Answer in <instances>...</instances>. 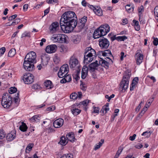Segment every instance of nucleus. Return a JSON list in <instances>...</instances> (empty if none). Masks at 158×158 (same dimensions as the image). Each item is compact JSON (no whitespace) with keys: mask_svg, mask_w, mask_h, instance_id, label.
I'll return each mask as SVG.
<instances>
[{"mask_svg":"<svg viewBox=\"0 0 158 158\" xmlns=\"http://www.w3.org/2000/svg\"><path fill=\"white\" fill-rule=\"evenodd\" d=\"M77 18L75 13L72 11L64 13L60 21V25L62 30L65 33L71 32L77 26Z\"/></svg>","mask_w":158,"mask_h":158,"instance_id":"nucleus-1","label":"nucleus"},{"mask_svg":"<svg viewBox=\"0 0 158 158\" xmlns=\"http://www.w3.org/2000/svg\"><path fill=\"white\" fill-rule=\"evenodd\" d=\"M36 53L33 51L28 53L24 58L23 66L27 71H32L35 69L34 64L36 62Z\"/></svg>","mask_w":158,"mask_h":158,"instance_id":"nucleus-2","label":"nucleus"},{"mask_svg":"<svg viewBox=\"0 0 158 158\" xmlns=\"http://www.w3.org/2000/svg\"><path fill=\"white\" fill-rule=\"evenodd\" d=\"M19 92L18 91L17 95L14 98H12L7 93H4L3 95L1 102V104L3 106L4 108H9L11 105L13 100H14L13 102H14L16 104V106H17V105L19 103Z\"/></svg>","mask_w":158,"mask_h":158,"instance_id":"nucleus-3","label":"nucleus"},{"mask_svg":"<svg viewBox=\"0 0 158 158\" xmlns=\"http://www.w3.org/2000/svg\"><path fill=\"white\" fill-rule=\"evenodd\" d=\"M96 56V52L94 49L90 47H87L85 49L84 62L85 63L89 64Z\"/></svg>","mask_w":158,"mask_h":158,"instance_id":"nucleus-4","label":"nucleus"},{"mask_svg":"<svg viewBox=\"0 0 158 158\" xmlns=\"http://www.w3.org/2000/svg\"><path fill=\"white\" fill-rule=\"evenodd\" d=\"M68 37L67 35L63 34H58L53 35L51 39L54 42L62 43H68Z\"/></svg>","mask_w":158,"mask_h":158,"instance_id":"nucleus-5","label":"nucleus"},{"mask_svg":"<svg viewBox=\"0 0 158 158\" xmlns=\"http://www.w3.org/2000/svg\"><path fill=\"white\" fill-rule=\"evenodd\" d=\"M131 76V73H125L121 82L120 84V87L123 89L125 90L127 88L129 84L130 78Z\"/></svg>","mask_w":158,"mask_h":158,"instance_id":"nucleus-6","label":"nucleus"},{"mask_svg":"<svg viewBox=\"0 0 158 158\" xmlns=\"http://www.w3.org/2000/svg\"><path fill=\"white\" fill-rule=\"evenodd\" d=\"M69 72V66L68 64L63 65L60 68L58 73V76L60 78H62L66 75Z\"/></svg>","mask_w":158,"mask_h":158,"instance_id":"nucleus-7","label":"nucleus"},{"mask_svg":"<svg viewBox=\"0 0 158 158\" xmlns=\"http://www.w3.org/2000/svg\"><path fill=\"white\" fill-rule=\"evenodd\" d=\"M98 42L99 45L102 50L107 49L110 45V42L108 40L103 37L100 38Z\"/></svg>","mask_w":158,"mask_h":158,"instance_id":"nucleus-8","label":"nucleus"},{"mask_svg":"<svg viewBox=\"0 0 158 158\" xmlns=\"http://www.w3.org/2000/svg\"><path fill=\"white\" fill-rule=\"evenodd\" d=\"M33 75L29 73H26L23 75V80L25 84H31L34 80Z\"/></svg>","mask_w":158,"mask_h":158,"instance_id":"nucleus-9","label":"nucleus"},{"mask_svg":"<svg viewBox=\"0 0 158 158\" xmlns=\"http://www.w3.org/2000/svg\"><path fill=\"white\" fill-rule=\"evenodd\" d=\"M60 27L58 23L55 22L52 23L49 26V29L51 33L54 34L59 32Z\"/></svg>","mask_w":158,"mask_h":158,"instance_id":"nucleus-10","label":"nucleus"},{"mask_svg":"<svg viewBox=\"0 0 158 158\" xmlns=\"http://www.w3.org/2000/svg\"><path fill=\"white\" fill-rule=\"evenodd\" d=\"M87 20V17L84 16L79 20L78 23H77V27L78 29V31L79 32L80 31L85 27Z\"/></svg>","mask_w":158,"mask_h":158,"instance_id":"nucleus-11","label":"nucleus"},{"mask_svg":"<svg viewBox=\"0 0 158 158\" xmlns=\"http://www.w3.org/2000/svg\"><path fill=\"white\" fill-rule=\"evenodd\" d=\"M104 33L103 29L99 27L94 31L93 35V38L96 39L104 36L106 35L104 34Z\"/></svg>","mask_w":158,"mask_h":158,"instance_id":"nucleus-12","label":"nucleus"},{"mask_svg":"<svg viewBox=\"0 0 158 158\" xmlns=\"http://www.w3.org/2000/svg\"><path fill=\"white\" fill-rule=\"evenodd\" d=\"M107 58L110 60V63L107 62L106 61L102 59H101V60L99 61V62L101 66L104 67L106 69H107L109 68V64L110 63L112 64L113 63L112 60H111L109 57H106V58L105 59H106Z\"/></svg>","mask_w":158,"mask_h":158,"instance_id":"nucleus-13","label":"nucleus"},{"mask_svg":"<svg viewBox=\"0 0 158 158\" xmlns=\"http://www.w3.org/2000/svg\"><path fill=\"white\" fill-rule=\"evenodd\" d=\"M57 48V47L56 45H49L46 47L45 51L48 53H52L56 52Z\"/></svg>","mask_w":158,"mask_h":158,"instance_id":"nucleus-14","label":"nucleus"},{"mask_svg":"<svg viewBox=\"0 0 158 158\" xmlns=\"http://www.w3.org/2000/svg\"><path fill=\"white\" fill-rule=\"evenodd\" d=\"M64 123V120L62 118L57 119L53 123V126L55 128H58L61 127Z\"/></svg>","mask_w":158,"mask_h":158,"instance_id":"nucleus-15","label":"nucleus"},{"mask_svg":"<svg viewBox=\"0 0 158 158\" xmlns=\"http://www.w3.org/2000/svg\"><path fill=\"white\" fill-rule=\"evenodd\" d=\"M78 63V60L75 58L74 56L71 57L69 62V64L71 68H75Z\"/></svg>","mask_w":158,"mask_h":158,"instance_id":"nucleus-16","label":"nucleus"},{"mask_svg":"<svg viewBox=\"0 0 158 158\" xmlns=\"http://www.w3.org/2000/svg\"><path fill=\"white\" fill-rule=\"evenodd\" d=\"M99 65L98 63V61L96 60L95 62L92 63L89 65L88 68L89 70L94 72L96 70H97V67Z\"/></svg>","mask_w":158,"mask_h":158,"instance_id":"nucleus-17","label":"nucleus"},{"mask_svg":"<svg viewBox=\"0 0 158 158\" xmlns=\"http://www.w3.org/2000/svg\"><path fill=\"white\" fill-rule=\"evenodd\" d=\"M135 57L136 58L137 64L139 65L142 62L143 59V55L140 53H137L136 54Z\"/></svg>","mask_w":158,"mask_h":158,"instance_id":"nucleus-18","label":"nucleus"},{"mask_svg":"<svg viewBox=\"0 0 158 158\" xmlns=\"http://www.w3.org/2000/svg\"><path fill=\"white\" fill-rule=\"evenodd\" d=\"M15 133L13 132L8 134L6 137V139L8 141L13 140L15 137Z\"/></svg>","mask_w":158,"mask_h":158,"instance_id":"nucleus-19","label":"nucleus"},{"mask_svg":"<svg viewBox=\"0 0 158 158\" xmlns=\"http://www.w3.org/2000/svg\"><path fill=\"white\" fill-rule=\"evenodd\" d=\"M102 29H103L104 35H106L110 31V27L107 24L102 25L100 27Z\"/></svg>","mask_w":158,"mask_h":158,"instance_id":"nucleus-20","label":"nucleus"},{"mask_svg":"<svg viewBox=\"0 0 158 158\" xmlns=\"http://www.w3.org/2000/svg\"><path fill=\"white\" fill-rule=\"evenodd\" d=\"M66 138L68 140L72 142H73L76 140L74 134L72 132L68 133L66 135Z\"/></svg>","mask_w":158,"mask_h":158,"instance_id":"nucleus-21","label":"nucleus"},{"mask_svg":"<svg viewBox=\"0 0 158 158\" xmlns=\"http://www.w3.org/2000/svg\"><path fill=\"white\" fill-rule=\"evenodd\" d=\"M99 53H102V55L104 56H111L113 58L114 57L113 55H112L109 49L106 50L104 51H101L99 52Z\"/></svg>","mask_w":158,"mask_h":158,"instance_id":"nucleus-22","label":"nucleus"},{"mask_svg":"<svg viewBox=\"0 0 158 158\" xmlns=\"http://www.w3.org/2000/svg\"><path fill=\"white\" fill-rule=\"evenodd\" d=\"M81 40V36L80 35H74L72 36V41L75 44L79 43Z\"/></svg>","mask_w":158,"mask_h":158,"instance_id":"nucleus-23","label":"nucleus"},{"mask_svg":"<svg viewBox=\"0 0 158 158\" xmlns=\"http://www.w3.org/2000/svg\"><path fill=\"white\" fill-rule=\"evenodd\" d=\"M44 85L48 89H51L53 87V85L52 82L49 80H47L44 82Z\"/></svg>","mask_w":158,"mask_h":158,"instance_id":"nucleus-24","label":"nucleus"},{"mask_svg":"<svg viewBox=\"0 0 158 158\" xmlns=\"http://www.w3.org/2000/svg\"><path fill=\"white\" fill-rule=\"evenodd\" d=\"M68 143L66 142V138L64 136H62L60 138V141L58 143L60 144L62 146H65Z\"/></svg>","mask_w":158,"mask_h":158,"instance_id":"nucleus-25","label":"nucleus"},{"mask_svg":"<svg viewBox=\"0 0 158 158\" xmlns=\"http://www.w3.org/2000/svg\"><path fill=\"white\" fill-rule=\"evenodd\" d=\"M72 108H73L71 109V110L72 114L75 116L77 115L81 112V110L77 108H74L73 106Z\"/></svg>","mask_w":158,"mask_h":158,"instance_id":"nucleus-26","label":"nucleus"},{"mask_svg":"<svg viewBox=\"0 0 158 158\" xmlns=\"http://www.w3.org/2000/svg\"><path fill=\"white\" fill-rule=\"evenodd\" d=\"M94 11L96 15L98 16H101L102 15V11L101 9L98 6L95 8Z\"/></svg>","mask_w":158,"mask_h":158,"instance_id":"nucleus-27","label":"nucleus"},{"mask_svg":"<svg viewBox=\"0 0 158 158\" xmlns=\"http://www.w3.org/2000/svg\"><path fill=\"white\" fill-rule=\"evenodd\" d=\"M40 119V117L38 115H35L33 116L30 119V121L31 122H36L39 121Z\"/></svg>","mask_w":158,"mask_h":158,"instance_id":"nucleus-28","label":"nucleus"},{"mask_svg":"<svg viewBox=\"0 0 158 158\" xmlns=\"http://www.w3.org/2000/svg\"><path fill=\"white\" fill-rule=\"evenodd\" d=\"M27 128L28 127L26 124L23 122L22 123V125L19 127V129L23 132L26 131Z\"/></svg>","mask_w":158,"mask_h":158,"instance_id":"nucleus-29","label":"nucleus"},{"mask_svg":"<svg viewBox=\"0 0 158 158\" xmlns=\"http://www.w3.org/2000/svg\"><path fill=\"white\" fill-rule=\"evenodd\" d=\"M50 60V57L49 56H45L44 57V59L41 58L42 62L43 63V64L46 65Z\"/></svg>","mask_w":158,"mask_h":158,"instance_id":"nucleus-30","label":"nucleus"},{"mask_svg":"<svg viewBox=\"0 0 158 158\" xmlns=\"http://www.w3.org/2000/svg\"><path fill=\"white\" fill-rule=\"evenodd\" d=\"M33 143H29L26 147L25 151L26 152V153H28L29 151L31 150L32 148L33 147Z\"/></svg>","mask_w":158,"mask_h":158,"instance_id":"nucleus-31","label":"nucleus"},{"mask_svg":"<svg viewBox=\"0 0 158 158\" xmlns=\"http://www.w3.org/2000/svg\"><path fill=\"white\" fill-rule=\"evenodd\" d=\"M16 53L15 49V48H12L9 51L8 56L10 57H12L14 56Z\"/></svg>","mask_w":158,"mask_h":158,"instance_id":"nucleus-32","label":"nucleus"},{"mask_svg":"<svg viewBox=\"0 0 158 158\" xmlns=\"http://www.w3.org/2000/svg\"><path fill=\"white\" fill-rule=\"evenodd\" d=\"M127 37L125 36H119L117 37V40L118 41H124V40L127 39Z\"/></svg>","mask_w":158,"mask_h":158,"instance_id":"nucleus-33","label":"nucleus"},{"mask_svg":"<svg viewBox=\"0 0 158 158\" xmlns=\"http://www.w3.org/2000/svg\"><path fill=\"white\" fill-rule=\"evenodd\" d=\"M17 91V88L15 87H11L10 89H9L8 90L9 93L10 94H13L15 92H16Z\"/></svg>","mask_w":158,"mask_h":158,"instance_id":"nucleus-34","label":"nucleus"},{"mask_svg":"<svg viewBox=\"0 0 158 158\" xmlns=\"http://www.w3.org/2000/svg\"><path fill=\"white\" fill-rule=\"evenodd\" d=\"M20 21V19L19 18H17L14 20L10 24L7 25L6 26H10L12 25H15L18 24Z\"/></svg>","mask_w":158,"mask_h":158,"instance_id":"nucleus-35","label":"nucleus"},{"mask_svg":"<svg viewBox=\"0 0 158 158\" xmlns=\"http://www.w3.org/2000/svg\"><path fill=\"white\" fill-rule=\"evenodd\" d=\"M130 5H127L125 6L126 9L127 11L129 12H132L134 9V7H132L131 8L130 7Z\"/></svg>","mask_w":158,"mask_h":158,"instance_id":"nucleus-36","label":"nucleus"},{"mask_svg":"<svg viewBox=\"0 0 158 158\" xmlns=\"http://www.w3.org/2000/svg\"><path fill=\"white\" fill-rule=\"evenodd\" d=\"M77 94L76 93H72L70 95V98L73 99L75 100L77 98Z\"/></svg>","mask_w":158,"mask_h":158,"instance_id":"nucleus-37","label":"nucleus"},{"mask_svg":"<svg viewBox=\"0 0 158 158\" xmlns=\"http://www.w3.org/2000/svg\"><path fill=\"white\" fill-rule=\"evenodd\" d=\"M5 134L3 130H0V139H3L5 136Z\"/></svg>","mask_w":158,"mask_h":158,"instance_id":"nucleus-38","label":"nucleus"},{"mask_svg":"<svg viewBox=\"0 0 158 158\" xmlns=\"http://www.w3.org/2000/svg\"><path fill=\"white\" fill-rule=\"evenodd\" d=\"M25 37H30L31 35L30 33L25 32L23 33L21 35V38H23Z\"/></svg>","mask_w":158,"mask_h":158,"instance_id":"nucleus-39","label":"nucleus"},{"mask_svg":"<svg viewBox=\"0 0 158 158\" xmlns=\"http://www.w3.org/2000/svg\"><path fill=\"white\" fill-rule=\"evenodd\" d=\"M60 51L61 52H65L67 51V49L66 47L62 46L60 48Z\"/></svg>","mask_w":158,"mask_h":158,"instance_id":"nucleus-40","label":"nucleus"},{"mask_svg":"<svg viewBox=\"0 0 158 158\" xmlns=\"http://www.w3.org/2000/svg\"><path fill=\"white\" fill-rule=\"evenodd\" d=\"M155 95L153 94L152 96V98H150L148 100V103L149 104V106L151 105L152 102L153 101L154 99L155 98Z\"/></svg>","mask_w":158,"mask_h":158,"instance_id":"nucleus-41","label":"nucleus"},{"mask_svg":"<svg viewBox=\"0 0 158 158\" xmlns=\"http://www.w3.org/2000/svg\"><path fill=\"white\" fill-rule=\"evenodd\" d=\"M138 11L139 14H142V12L143 11V5H141L140 7H138Z\"/></svg>","mask_w":158,"mask_h":158,"instance_id":"nucleus-42","label":"nucleus"},{"mask_svg":"<svg viewBox=\"0 0 158 158\" xmlns=\"http://www.w3.org/2000/svg\"><path fill=\"white\" fill-rule=\"evenodd\" d=\"M6 51V48L5 47H3L0 48V55L2 56Z\"/></svg>","mask_w":158,"mask_h":158,"instance_id":"nucleus-43","label":"nucleus"},{"mask_svg":"<svg viewBox=\"0 0 158 158\" xmlns=\"http://www.w3.org/2000/svg\"><path fill=\"white\" fill-rule=\"evenodd\" d=\"M32 88L33 89H38L41 88L40 86L38 85L37 84H35L34 85H33L32 87Z\"/></svg>","mask_w":158,"mask_h":158,"instance_id":"nucleus-44","label":"nucleus"},{"mask_svg":"<svg viewBox=\"0 0 158 158\" xmlns=\"http://www.w3.org/2000/svg\"><path fill=\"white\" fill-rule=\"evenodd\" d=\"M65 79L66 80L67 82H69L71 80V77L69 75H66L64 76Z\"/></svg>","mask_w":158,"mask_h":158,"instance_id":"nucleus-45","label":"nucleus"},{"mask_svg":"<svg viewBox=\"0 0 158 158\" xmlns=\"http://www.w3.org/2000/svg\"><path fill=\"white\" fill-rule=\"evenodd\" d=\"M152 131H146L143 132L142 134V135H143L144 134H145V133H147V138H148L150 136L151 134L152 133Z\"/></svg>","mask_w":158,"mask_h":158,"instance_id":"nucleus-46","label":"nucleus"},{"mask_svg":"<svg viewBox=\"0 0 158 158\" xmlns=\"http://www.w3.org/2000/svg\"><path fill=\"white\" fill-rule=\"evenodd\" d=\"M114 97V95L113 94H112L110 96H109V95H105V98H106L108 99V101L110 102V100L112 98H113Z\"/></svg>","mask_w":158,"mask_h":158,"instance_id":"nucleus-47","label":"nucleus"},{"mask_svg":"<svg viewBox=\"0 0 158 158\" xmlns=\"http://www.w3.org/2000/svg\"><path fill=\"white\" fill-rule=\"evenodd\" d=\"M135 85L136 83L135 82H132L130 87V90L131 91H132L134 89Z\"/></svg>","mask_w":158,"mask_h":158,"instance_id":"nucleus-48","label":"nucleus"},{"mask_svg":"<svg viewBox=\"0 0 158 158\" xmlns=\"http://www.w3.org/2000/svg\"><path fill=\"white\" fill-rule=\"evenodd\" d=\"M89 103L88 101L87 100H84L83 102H80V104L81 105H83V106H86Z\"/></svg>","mask_w":158,"mask_h":158,"instance_id":"nucleus-49","label":"nucleus"},{"mask_svg":"<svg viewBox=\"0 0 158 158\" xmlns=\"http://www.w3.org/2000/svg\"><path fill=\"white\" fill-rule=\"evenodd\" d=\"M154 40L153 41V44L155 46H157L158 44V39L157 38H155L153 37Z\"/></svg>","mask_w":158,"mask_h":158,"instance_id":"nucleus-50","label":"nucleus"},{"mask_svg":"<svg viewBox=\"0 0 158 158\" xmlns=\"http://www.w3.org/2000/svg\"><path fill=\"white\" fill-rule=\"evenodd\" d=\"M80 88L81 89L85 91L86 89V86L85 84H81Z\"/></svg>","mask_w":158,"mask_h":158,"instance_id":"nucleus-51","label":"nucleus"},{"mask_svg":"<svg viewBox=\"0 0 158 158\" xmlns=\"http://www.w3.org/2000/svg\"><path fill=\"white\" fill-rule=\"evenodd\" d=\"M17 17V15L16 14L13 15L9 17L8 20L11 21L13 19H15Z\"/></svg>","mask_w":158,"mask_h":158,"instance_id":"nucleus-52","label":"nucleus"},{"mask_svg":"<svg viewBox=\"0 0 158 158\" xmlns=\"http://www.w3.org/2000/svg\"><path fill=\"white\" fill-rule=\"evenodd\" d=\"M155 15L158 18V6H157L154 9Z\"/></svg>","mask_w":158,"mask_h":158,"instance_id":"nucleus-53","label":"nucleus"},{"mask_svg":"<svg viewBox=\"0 0 158 158\" xmlns=\"http://www.w3.org/2000/svg\"><path fill=\"white\" fill-rule=\"evenodd\" d=\"M60 158H72V156L68 154L63 155Z\"/></svg>","mask_w":158,"mask_h":158,"instance_id":"nucleus-54","label":"nucleus"},{"mask_svg":"<svg viewBox=\"0 0 158 158\" xmlns=\"http://www.w3.org/2000/svg\"><path fill=\"white\" fill-rule=\"evenodd\" d=\"M123 150V148L122 147H120L119 148L118 150L117 151V153L116 154H117V155L119 154V156L121 153L122 152Z\"/></svg>","mask_w":158,"mask_h":158,"instance_id":"nucleus-55","label":"nucleus"},{"mask_svg":"<svg viewBox=\"0 0 158 158\" xmlns=\"http://www.w3.org/2000/svg\"><path fill=\"white\" fill-rule=\"evenodd\" d=\"M88 68H88L87 67H84L83 68L82 72H84V73L88 74Z\"/></svg>","mask_w":158,"mask_h":158,"instance_id":"nucleus-56","label":"nucleus"},{"mask_svg":"<svg viewBox=\"0 0 158 158\" xmlns=\"http://www.w3.org/2000/svg\"><path fill=\"white\" fill-rule=\"evenodd\" d=\"M88 75V74L84 73V72H83L81 73V78L83 79H85L87 75Z\"/></svg>","mask_w":158,"mask_h":158,"instance_id":"nucleus-57","label":"nucleus"},{"mask_svg":"<svg viewBox=\"0 0 158 158\" xmlns=\"http://www.w3.org/2000/svg\"><path fill=\"white\" fill-rule=\"evenodd\" d=\"M99 112V108L98 107H95L94 109V113H98Z\"/></svg>","mask_w":158,"mask_h":158,"instance_id":"nucleus-58","label":"nucleus"},{"mask_svg":"<svg viewBox=\"0 0 158 158\" xmlns=\"http://www.w3.org/2000/svg\"><path fill=\"white\" fill-rule=\"evenodd\" d=\"M55 106H52L51 107L47 108V110L48 111L53 110H55Z\"/></svg>","mask_w":158,"mask_h":158,"instance_id":"nucleus-59","label":"nucleus"},{"mask_svg":"<svg viewBox=\"0 0 158 158\" xmlns=\"http://www.w3.org/2000/svg\"><path fill=\"white\" fill-rule=\"evenodd\" d=\"M136 136V135L134 134L132 136H130L129 137V139L131 141L134 140Z\"/></svg>","mask_w":158,"mask_h":158,"instance_id":"nucleus-60","label":"nucleus"},{"mask_svg":"<svg viewBox=\"0 0 158 158\" xmlns=\"http://www.w3.org/2000/svg\"><path fill=\"white\" fill-rule=\"evenodd\" d=\"M143 147V145L141 144H137L135 146V147L138 149H140L142 148Z\"/></svg>","mask_w":158,"mask_h":158,"instance_id":"nucleus-61","label":"nucleus"},{"mask_svg":"<svg viewBox=\"0 0 158 158\" xmlns=\"http://www.w3.org/2000/svg\"><path fill=\"white\" fill-rule=\"evenodd\" d=\"M28 4H25L23 6V9L24 11H26L28 8Z\"/></svg>","mask_w":158,"mask_h":158,"instance_id":"nucleus-62","label":"nucleus"},{"mask_svg":"<svg viewBox=\"0 0 158 158\" xmlns=\"http://www.w3.org/2000/svg\"><path fill=\"white\" fill-rule=\"evenodd\" d=\"M50 9L49 7L47 9L44 11V16H45L47 15L48 14L49 12Z\"/></svg>","mask_w":158,"mask_h":158,"instance_id":"nucleus-63","label":"nucleus"},{"mask_svg":"<svg viewBox=\"0 0 158 158\" xmlns=\"http://www.w3.org/2000/svg\"><path fill=\"white\" fill-rule=\"evenodd\" d=\"M101 146H100L98 144H97L95 145L94 146V150H96L97 149H98Z\"/></svg>","mask_w":158,"mask_h":158,"instance_id":"nucleus-64","label":"nucleus"}]
</instances>
